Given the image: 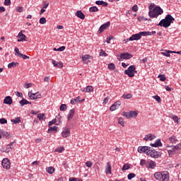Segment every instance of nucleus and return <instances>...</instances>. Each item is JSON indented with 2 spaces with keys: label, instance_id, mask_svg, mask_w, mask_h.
Returning a JSON list of instances; mask_svg holds the SVG:
<instances>
[{
  "label": "nucleus",
  "instance_id": "1",
  "mask_svg": "<svg viewBox=\"0 0 181 181\" xmlns=\"http://www.w3.org/2000/svg\"><path fill=\"white\" fill-rule=\"evenodd\" d=\"M162 13H163V9H162L160 6H156L152 11H149L148 16L150 18H158L159 15H162Z\"/></svg>",
  "mask_w": 181,
  "mask_h": 181
},
{
  "label": "nucleus",
  "instance_id": "2",
  "mask_svg": "<svg viewBox=\"0 0 181 181\" xmlns=\"http://www.w3.org/2000/svg\"><path fill=\"white\" fill-rule=\"evenodd\" d=\"M124 74L129 77H134L135 76V65H131L127 69L124 71Z\"/></svg>",
  "mask_w": 181,
  "mask_h": 181
},
{
  "label": "nucleus",
  "instance_id": "3",
  "mask_svg": "<svg viewBox=\"0 0 181 181\" xmlns=\"http://www.w3.org/2000/svg\"><path fill=\"white\" fill-rule=\"evenodd\" d=\"M134 56L132 54H129L128 52L121 53L119 54V57H117V59L119 62H122L123 60H129V59H132Z\"/></svg>",
  "mask_w": 181,
  "mask_h": 181
},
{
  "label": "nucleus",
  "instance_id": "4",
  "mask_svg": "<svg viewBox=\"0 0 181 181\" xmlns=\"http://www.w3.org/2000/svg\"><path fill=\"white\" fill-rule=\"evenodd\" d=\"M146 155H149L151 158H160V153L159 151H156L155 149L152 148L146 151Z\"/></svg>",
  "mask_w": 181,
  "mask_h": 181
},
{
  "label": "nucleus",
  "instance_id": "5",
  "mask_svg": "<svg viewBox=\"0 0 181 181\" xmlns=\"http://www.w3.org/2000/svg\"><path fill=\"white\" fill-rule=\"evenodd\" d=\"M175 18L170 14H168L164 19H162L159 23H173Z\"/></svg>",
  "mask_w": 181,
  "mask_h": 181
},
{
  "label": "nucleus",
  "instance_id": "6",
  "mask_svg": "<svg viewBox=\"0 0 181 181\" xmlns=\"http://www.w3.org/2000/svg\"><path fill=\"white\" fill-rule=\"evenodd\" d=\"M28 97L30 100H37V98H41L42 95L39 93H33L32 91L28 92Z\"/></svg>",
  "mask_w": 181,
  "mask_h": 181
},
{
  "label": "nucleus",
  "instance_id": "7",
  "mask_svg": "<svg viewBox=\"0 0 181 181\" xmlns=\"http://www.w3.org/2000/svg\"><path fill=\"white\" fill-rule=\"evenodd\" d=\"M1 165L4 169H9L11 168V161L8 158H4L1 161Z\"/></svg>",
  "mask_w": 181,
  "mask_h": 181
},
{
  "label": "nucleus",
  "instance_id": "8",
  "mask_svg": "<svg viewBox=\"0 0 181 181\" xmlns=\"http://www.w3.org/2000/svg\"><path fill=\"white\" fill-rule=\"evenodd\" d=\"M62 136H63V138H69V136H70V128L68 127L63 128Z\"/></svg>",
  "mask_w": 181,
  "mask_h": 181
},
{
  "label": "nucleus",
  "instance_id": "9",
  "mask_svg": "<svg viewBox=\"0 0 181 181\" xmlns=\"http://www.w3.org/2000/svg\"><path fill=\"white\" fill-rule=\"evenodd\" d=\"M137 151L139 153H145L146 151H151V147L146 146H139Z\"/></svg>",
  "mask_w": 181,
  "mask_h": 181
},
{
  "label": "nucleus",
  "instance_id": "10",
  "mask_svg": "<svg viewBox=\"0 0 181 181\" xmlns=\"http://www.w3.org/2000/svg\"><path fill=\"white\" fill-rule=\"evenodd\" d=\"M139 35H140V38L142 37V36H151L152 35H156V31H142L139 33Z\"/></svg>",
  "mask_w": 181,
  "mask_h": 181
},
{
  "label": "nucleus",
  "instance_id": "11",
  "mask_svg": "<svg viewBox=\"0 0 181 181\" xmlns=\"http://www.w3.org/2000/svg\"><path fill=\"white\" fill-rule=\"evenodd\" d=\"M161 181H169V173L168 171L161 172Z\"/></svg>",
  "mask_w": 181,
  "mask_h": 181
},
{
  "label": "nucleus",
  "instance_id": "12",
  "mask_svg": "<svg viewBox=\"0 0 181 181\" xmlns=\"http://www.w3.org/2000/svg\"><path fill=\"white\" fill-rule=\"evenodd\" d=\"M141 39V36L139 35V33L136 34L132 35L127 40L132 42L134 40H139Z\"/></svg>",
  "mask_w": 181,
  "mask_h": 181
},
{
  "label": "nucleus",
  "instance_id": "13",
  "mask_svg": "<svg viewBox=\"0 0 181 181\" xmlns=\"http://www.w3.org/2000/svg\"><path fill=\"white\" fill-rule=\"evenodd\" d=\"M150 146H153V148H159V146H162V141H160V139H158L154 144H151Z\"/></svg>",
  "mask_w": 181,
  "mask_h": 181
},
{
  "label": "nucleus",
  "instance_id": "14",
  "mask_svg": "<svg viewBox=\"0 0 181 181\" xmlns=\"http://www.w3.org/2000/svg\"><path fill=\"white\" fill-rule=\"evenodd\" d=\"M146 168L148 169H155L156 168V163L155 161H148L146 163Z\"/></svg>",
  "mask_w": 181,
  "mask_h": 181
},
{
  "label": "nucleus",
  "instance_id": "15",
  "mask_svg": "<svg viewBox=\"0 0 181 181\" xmlns=\"http://www.w3.org/2000/svg\"><path fill=\"white\" fill-rule=\"evenodd\" d=\"M109 26H110V23H104V24H103L100 27V28H99V30L98 31V33H99V34L103 33V32H104V30H105V29H107V28H108Z\"/></svg>",
  "mask_w": 181,
  "mask_h": 181
},
{
  "label": "nucleus",
  "instance_id": "16",
  "mask_svg": "<svg viewBox=\"0 0 181 181\" xmlns=\"http://www.w3.org/2000/svg\"><path fill=\"white\" fill-rule=\"evenodd\" d=\"M12 103L13 100L11 96H6L4 100V104H7V105H11Z\"/></svg>",
  "mask_w": 181,
  "mask_h": 181
},
{
  "label": "nucleus",
  "instance_id": "17",
  "mask_svg": "<svg viewBox=\"0 0 181 181\" xmlns=\"http://www.w3.org/2000/svg\"><path fill=\"white\" fill-rule=\"evenodd\" d=\"M76 112V110L74 109H71L68 115H67V119L68 121H70V119H73V117H74V114Z\"/></svg>",
  "mask_w": 181,
  "mask_h": 181
},
{
  "label": "nucleus",
  "instance_id": "18",
  "mask_svg": "<svg viewBox=\"0 0 181 181\" xmlns=\"http://www.w3.org/2000/svg\"><path fill=\"white\" fill-rule=\"evenodd\" d=\"M156 138V136L153 135V134H147L146 136L144 138V141H153Z\"/></svg>",
  "mask_w": 181,
  "mask_h": 181
},
{
  "label": "nucleus",
  "instance_id": "19",
  "mask_svg": "<svg viewBox=\"0 0 181 181\" xmlns=\"http://www.w3.org/2000/svg\"><path fill=\"white\" fill-rule=\"evenodd\" d=\"M19 103H20L21 107H23V105H28V104H32L31 102H29L28 100H26L23 98Z\"/></svg>",
  "mask_w": 181,
  "mask_h": 181
},
{
  "label": "nucleus",
  "instance_id": "20",
  "mask_svg": "<svg viewBox=\"0 0 181 181\" xmlns=\"http://www.w3.org/2000/svg\"><path fill=\"white\" fill-rule=\"evenodd\" d=\"M83 101H84V99L80 100V96H78L76 98L71 100V104L74 105L76 103H83Z\"/></svg>",
  "mask_w": 181,
  "mask_h": 181
},
{
  "label": "nucleus",
  "instance_id": "21",
  "mask_svg": "<svg viewBox=\"0 0 181 181\" xmlns=\"http://www.w3.org/2000/svg\"><path fill=\"white\" fill-rule=\"evenodd\" d=\"M156 180L162 181V172H157L154 174Z\"/></svg>",
  "mask_w": 181,
  "mask_h": 181
},
{
  "label": "nucleus",
  "instance_id": "22",
  "mask_svg": "<svg viewBox=\"0 0 181 181\" xmlns=\"http://www.w3.org/2000/svg\"><path fill=\"white\" fill-rule=\"evenodd\" d=\"M76 16H77V18H79L80 19H84V18H86V16L83 12H81V11H77L76 12Z\"/></svg>",
  "mask_w": 181,
  "mask_h": 181
},
{
  "label": "nucleus",
  "instance_id": "23",
  "mask_svg": "<svg viewBox=\"0 0 181 181\" xmlns=\"http://www.w3.org/2000/svg\"><path fill=\"white\" fill-rule=\"evenodd\" d=\"M18 42H23L25 40V37H26V35H25L22 32H20L18 35Z\"/></svg>",
  "mask_w": 181,
  "mask_h": 181
},
{
  "label": "nucleus",
  "instance_id": "24",
  "mask_svg": "<svg viewBox=\"0 0 181 181\" xmlns=\"http://www.w3.org/2000/svg\"><path fill=\"white\" fill-rule=\"evenodd\" d=\"M95 4L96 5H101L102 6H108V3L101 0V1H95Z\"/></svg>",
  "mask_w": 181,
  "mask_h": 181
},
{
  "label": "nucleus",
  "instance_id": "25",
  "mask_svg": "<svg viewBox=\"0 0 181 181\" xmlns=\"http://www.w3.org/2000/svg\"><path fill=\"white\" fill-rule=\"evenodd\" d=\"M54 170H55L54 168L52 166L46 168V172L49 175H53V173H54Z\"/></svg>",
  "mask_w": 181,
  "mask_h": 181
},
{
  "label": "nucleus",
  "instance_id": "26",
  "mask_svg": "<svg viewBox=\"0 0 181 181\" xmlns=\"http://www.w3.org/2000/svg\"><path fill=\"white\" fill-rule=\"evenodd\" d=\"M52 131H54V132H59V127L57 126H54L49 127L48 129V134H50Z\"/></svg>",
  "mask_w": 181,
  "mask_h": 181
},
{
  "label": "nucleus",
  "instance_id": "27",
  "mask_svg": "<svg viewBox=\"0 0 181 181\" xmlns=\"http://www.w3.org/2000/svg\"><path fill=\"white\" fill-rule=\"evenodd\" d=\"M129 118H136L138 113L135 111L129 112Z\"/></svg>",
  "mask_w": 181,
  "mask_h": 181
},
{
  "label": "nucleus",
  "instance_id": "28",
  "mask_svg": "<svg viewBox=\"0 0 181 181\" xmlns=\"http://www.w3.org/2000/svg\"><path fill=\"white\" fill-rule=\"evenodd\" d=\"M105 172L107 175H108V173L111 174V164H110V163H107Z\"/></svg>",
  "mask_w": 181,
  "mask_h": 181
},
{
  "label": "nucleus",
  "instance_id": "29",
  "mask_svg": "<svg viewBox=\"0 0 181 181\" xmlns=\"http://www.w3.org/2000/svg\"><path fill=\"white\" fill-rule=\"evenodd\" d=\"M16 66H19V63L18 62H11V63H9L8 64V69H12V67H16Z\"/></svg>",
  "mask_w": 181,
  "mask_h": 181
},
{
  "label": "nucleus",
  "instance_id": "30",
  "mask_svg": "<svg viewBox=\"0 0 181 181\" xmlns=\"http://www.w3.org/2000/svg\"><path fill=\"white\" fill-rule=\"evenodd\" d=\"M168 140L171 144H176V142H177V139H176L175 136H172L168 139Z\"/></svg>",
  "mask_w": 181,
  "mask_h": 181
},
{
  "label": "nucleus",
  "instance_id": "31",
  "mask_svg": "<svg viewBox=\"0 0 181 181\" xmlns=\"http://www.w3.org/2000/svg\"><path fill=\"white\" fill-rule=\"evenodd\" d=\"M122 98H124V100H130V98H132V95L131 93H127V95L124 94L122 96Z\"/></svg>",
  "mask_w": 181,
  "mask_h": 181
},
{
  "label": "nucleus",
  "instance_id": "32",
  "mask_svg": "<svg viewBox=\"0 0 181 181\" xmlns=\"http://www.w3.org/2000/svg\"><path fill=\"white\" fill-rule=\"evenodd\" d=\"M37 118L40 119V121H45L46 119V117H45L44 113H40L37 115Z\"/></svg>",
  "mask_w": 181,
  "mask_h": 181
},
{
  "label": "nucleus",
  "instance_id": "33",
  "mask_svg": "<svg viewBox=\"0 0 181 181\" xmlns=\"http://www.w3.org/2000/svg\"><path fill=\"white\" fill-rule=\"evenodd\" d=\"M11 121L13 122V124H19V122H21V117H18L15 119H11Z\"/></svg>",
  "mask_w": 181,
  "mask_h": 181
},
{
  "label": "nucleus",
  "instance_id": "34",
  "mask_svg": "<svg viewBox=\"0 0 181 181\" xmlns=\"http://www.w3.org/2000/svg\"><path fill=\"white\" fill-rule=\"evenodd\" d=\"M170 53H173V51L167 50L165 52H162V54L165 56V57H170Z\"/></svg>",
  "mask_w": 181,
  "mask_h": 181
},
{
  "label": "nucleus",
  "instance_id": "35",
  "mask_svg": "<svg viewBox=\"0 0 181 181\" xmlns=\"http://www.w3.org/2000/svg\"><path fill=\"white\" fill-rule=\"evenodd\" d=\"M98 8L95 6L89 8V12H98Z\"/></svg>",
  "mask_w": 181,
  "mask_h": 181
},
{
  "label": "nucleus",
  "instance_id": "36",
  "mask_svg": "<svg viewBox=\"0 0 181 181\" xmlns=\"http://www.w3.org/2000/svg\"><path fill=\"white\" fill-rule=\"evenodd\" d=\"M158 26H161L165 29H168V28L170 26V23H158Z\"/></svg>",
  "mask_w": 181,
  "mask_h": 181
},
{
  "label": "nucleus",
  "instance_id": "37",
  "mask_svg": "<svg viewBox=\"0 0 181 181\" xmlns=\"http://www.w3.org/2000/svg\"><path fill=\"white\" fill-rule=\"evenodd\" d=\"M168 152L169 155H175V153H176V149L175 148L174 146H173V148L168 150Z\"/></svg>",
  "mask_w": 181,
  "mask_h": 181
},
{
  "label": "nucleus",
  "instance_id": "38",
  "mask_svg": "<svg viewBox=\"0 0 181 181\" xmlns=\"http://www.w3.org/2000/svg\"><path fill=\"white\" fill-rule=\"evenodd\" d=\"M60 111H66L67 110V105L62 104L59 107Z\"/></svg>",
  "mask_w": 181,
  "mask_h": 181
},
{
  "label": "nucleus",
  "instance_id": "39",
  "mask_svg": "<svg viewBox=\"0 0 181 181\" xmlns=\"http://www.w3.org/2000/svg\"><path fill=\"white\" fill-rule=\"evenodd\" d=\"M84 90H86V93H91V91H93V90H94V88H93V86H88L86 88H84Z\"/></svg>",
  "mask_w": 181,
  "mask_h": 181
},
{
  "label": "nucleus",
  "instance_id": "40",
  "mask_svg": "<svg viewBox=\"0 0 181 181\" xmlns=\"http://www.w3.org/2000/svg\"><path fill=\"white\" fill-rule=\"evenodd\" d=\"M158 78H160V81H166V76L164 74H159Z\"/></svg>",
  "mask_w": 181,
  "mask_h": 181
},
{
  "label": "nucleus",
  "instance_id": "41",
  "mask_svg": "<svg viewBox=\"0 0 181 181\" xmlns=\"http://www.w3.org/2000/svg\"><path fill=\"white\" fill-rule=\"evenodd\" d=\"M14 52H16L15 56H18V57H20L21 54H22V53H21V52L19 51V48L18 47H16L14 49Z\"/></svg>",
  "mask_w": 181,
  "mask_h": 181
},
{
  "label": "nucleus",
  "instance_id": "42",
  "mask_svg": "<svg viewBox=\"0 0 181 181\" xmlns=\"http://www.w3.org/2000/svg\"><path fill=\"white\" fill-rule=\"evenodd\" d=\"M153 98L154 100H156V101H157V103H161L162 102V99L160 98V97L159 95H154L153 96Z\"/></svg>",
  "mask_w": 181,
  "mask_h": 181
},
{
  "label": "nucleus",
  "instance_id": "43",
  "mask_svg": "<svg viewBox=\"0 0 181 181\" xmlns=\"http://www.w3.org/2000/svg\"><path fill=\"white\" fill-rule=\"evenodd\" d=\"M107 69H109V70H115V64H114L113 63L109 64Z\"/></svg>",
  "mask_w": 181,
  "mask_h": 181
},
{
  "label": "nucleus",
  "instance_id": "44",
  "mask_svg": "<svg viewBox=\"0 0 181 181\" xmlns=\"http://www.w3.org/2000/svg\"><path fill=\"white\" fill-rule=\"evenodd\" d=\"M136 175L135 173H129L128 175H127V179L129 180H131L132 179H134V177H135Z\"/></svg>",
  "mask_w": 181,
  "mask_h": 181
},
{
  "label": "nucleus",
  "instance_id": "45",
  "mask_svg": "<svg viewBox=\"0 0 181 181\" xmlns=\"http://www.w3.org/2000/svg\"><path fill=\"white\" fill-rule=\"evenodd\" d=\"M118 122L120 125H122V127H124L125 122H124V119L122 117L119 118Z\"/></svg>",
  "mask_w": 181,
  "mask_h": 181
},
{
  "label": "nucleus",
  "instance_id": "46",
  "mask_svg": "<svg viewBox=\"0 0 181 181\" xmlns=\"http://www.w3.org/2000/svg\"><path fill=\"white\" fill-rule=\"evenodd\" d=\"M11 151H12V147H11L9 144H8L6 147L5 153H9Z\"/></svg>",
  "mask_w": 181,
  "mask_h": 181
},
{
  "label": "nucleus",
  "instance_id": "47",
  "mask_svg": "<svg viewBox=\"0 0 181 181\" xmlns=\"http://www.w3.org/2000/svg\"><path fill=\"white\" fill-rule=\"evenodd\" d=\"M64 151V147H59L55 149V152H58V153H62Z\"/></svg>",
  "mask_w": 181,
  "mask_h": 181
},
{
  "label": "nucleus",
  "instance_id": "48",
  "mask_svg": "<svg viewBox=\"0 0 181 181\" xmlns=\"http://www.w3.org/2000/svg\"><path fill=\"white\" fill-rule=\"evenodd\" d=\"M172 118L174 122H176V124H179V117L177 116L173 115Z\"/></svg>",
  "mask_w": 181,
  "mask_h": 181
},
{
  "label": "nucleus",
  "instance_id": "49",
  "mask_svg": "<svg viewBox=\"0 0 181 181\" xmlns=\"http://www.w3.org/2000/svg\"><path fill=\"white\" fill-rule=\"evenodd\" d=\"M90 57L91 56L90 55H84L83 57H82V60L83 62H86V60L90 59Z\"/></svg>",
  "mask_w": 181,
  "mask_h": 181
},
{
  "label": "nucleus",
  "instance_id": "50",
  "mask_svg": "<svg viewBox=\"0 0 181 181\" xmlns=\"http://www.w3.org/2000/svg\"><path fill=\"white\" fill-rule=\"evenodd\" d=\"M174 149H175V151H180L181 150V143L175 146Z\"/></svg>",
  "mask_w": 181,
  "mask_h": 181
},
{
  "label": "nucleus",
  "instance_id": "51",
  "mask_svg": "<svg viewBox=\"0 0 181 181\" xmlns=\"http://www.w3.org/2000/svg\"><path fill=\"white\" fill-rule=\"evenodd\" d=\"M20 57H21V59H23L24 60H26L30 58L29 57V56H27L26 54H20Z\"/></svg>",
  "mask_w": 181,
  "mask_h": 181
},
{
  "label": "nucleus",
  "instance_id": "52",
  "mask_svg": "<svg viewBox=\"0 0 181 181\" xmlns=\"http://www.w3.org/2000/svg\"><path fill=\"white\" fill-rule=\"evenodd\" d=\"M138 21L139 22H142V21L145 22V21H148V19L144 16H140L138 18Z\"/></svg>",
  "mask_w": 181,
  "mask_h": 181
},
{
  "label": "nucleus",
  "instance_id": "53",
  "mask_svg": "<svg viewBox=\"0 0 181 181\" xmlns=\"http://www.w3.org/2000/svg\"><path fill=\"white\" fill-rule=\"evenodd\" d=\"M0 133L1 134V136L3 135V136H9L8 132H5L4 130H0Z\"/></svg>",
  "mask_w": 181,
  "mask_h": 181
},
{
  "label": "nucleus",
  "instance_id": "54",
  "mask_svg": "<svg viewBox=\"0 0 181 181\" xmlns=\"http://www.w3.org/2000/svg\"><path fill=\"white\" fill-rule=\"evenodd\" d=\"M129 165L128 164H124L123 167L122 168V170H128L129 169Z\"/></svg>",
  "mask_w": 181,
  "mask_h": 181
},
{
  "label": "nucleus",
  "instance_id": "55",
  "mask_svg": "<svg viewBox=\"0 0 181 181\" xmlns=\"http://www.w3.org/2000/svg\"><path fill=\"white\" fill-rule=\"evenodd\" d=\"M100 56H105V57H107L108 54L105 52V51L100 49Z\"/></svg>",
  "mask_w": 181,
  "mask_h": 181
},
{
  "label": "nucleus",
  "instance_id": "56",
  "mask_svg": "<svg viewBox=\"0 0 181 181\" xmlns=\"http://www.w3.org/2000/svg\"><path fill=\"white\" fill-rule=\"evenodd\" d=\"M0 124H8V120L5 118L0 119Z\"/></svg>",
  "mask_w": 181,
  "mask_h": 181
},
{
  "label": "nucleus",
  "instance_id": "57",
  "mask_svg": "<svg viewBox=\"0 0 181 181\" xmlns=\"http://www.w3.org/2000/svg\"><path fill=\"white\" fill-rule=\"evenodd\" d=\"M155 8V4L151 3L149 6H148V9L149 11H153V8Z\"/></svg>",
  "mask_w": 181,
  "mask_h": 181
},
{
  "label": "nucleus",
  "instance_id": "58",
  "mask_svg": "<svg viewBox=\"0 0 181 181\" xmlns=\"http://www.w3.org/2000/svg\"><path fill=\"white\" fill-rule=\"evenodd\" d=\"M115 110H117V106L115 105H112L110 107V111H115Z\"/></svg>",
  "mask_w": 181,
  "mask_h": 181
},
{
  "label": "nucleus",
  "instance_id": "59",
  "mask_svg": "<svg viewBox=\"0 0 181 181\" xmlns=\"http://www.w3.org/2000/svg\"><path fill=\"white\" fill-rule=\"evenodd\" d=\"M123 117H125L126 118L129 119V112H123Z\"/></svg>",
  "mask_w": 181,
  "mask_h": 181
},
{
  "label": "nucleus",
  "instance_id": "60",
  "mask_svg": "<svg viewBox=\"0 0 181 181\" xmlns=\"http://www.w3.org/2000/svg\"><path fill=\"white\" fill-rule=\"evenodd\" d=\"M132 11H134V12H138V6L135 4L132 8Z\"/></svg>",
  "mask_w": 181,
  "mask_h": 181
},
{
  "label": "nucleus",
  "instance_id": "61",
  "mask_svg": "<svg viewBox=\"0 0 181 181\" xmlns=\"http://www.w3.org/2000/svg\"><path fill=\"white\" fill-rule=\"evenodd\" d=\"M40 23H46V18L42 17L40 18Z\"/></svg>",
  "mask_w": 181,
  "mask_h": 181
},
{
  "label": "nucleus",
  "instance_id": "62",
  "mask_svg": "<svg viewBox=\"0 0 181 181\" xmlns=\"http://www.w3.org/2000/svg\"><path fill=\"white\" fill-rule=\"evenodd\" d=\"M4 5L6 6H9V5H11V0H4Z\"/></svg>",
  "mask_w": 181,
  "mask_h": 181
},
{
  "label": "nucleus",
  "instance_id": "63",
  "mask_svg": "<svg viewBox=\"0 0 181 181\" xmlns=\"http://www.w3.org/2000/svg\"><path fill=\"white\" fill-rule=\"evenodd\" d=\"M56 67H59V69H62L63 63L62 62H59L57 63V66Z\"/></svg>",
  "mask_w": 181,
  "mask_h": 181
},
{
  "label": "nucleus",
  "instance_id": "64",
  "mask_svg": "<svg viewBox=\"0 0 181 181\" xmlns=\"http://www.w3.org/2000/svg\"><path fill=\"white\" fill-rule=\"evenodd\" d=\"M86 166H87L88 168H91L93 166V163H91V161H87L86 163Z\"/></svg>",
  "mask_w": 181,
  "mask_h": 181
}]
</instances>
